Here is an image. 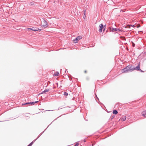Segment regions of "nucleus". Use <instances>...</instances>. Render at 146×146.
<instances>
[{
    "instance_id": "obj_1",
    "label": "nucleus",
    "mask_w": 146,
    "mask_h": 146,
    "mask_svg": "<svg viewBox=\"0 0 146 146\" xmlns=\"http://www.w3.org/2000/svg\"><path fill=\"white\" fill-rule=\"evenodd\" d=\"M135 68L132 66L131 65H130L127 66L126 68L122 70V73H124L126 72H127L128 71L133 70H134Z\"/></svg>"
},
{
    "instance_id": "obj_2",
    "label": "nucleus",
    "mask_w": 146,
    "mask_h": 146,
    "mask_svg": "<svg viewBox=\"0 0 146 146\" xmlns=\"http://www.w3.org/2000/svg\"><path fill=\"white\" fill-rule=\"evenodd\" d=\"M43 24L41 25L42 27H44V28L47 27H48V23L45 20L43 21Z\"/></svg>"
},
{
    "instance_id": "obj_3",
    "label": "nucleus",
    "mask_w": 146,
    "mask_h": 146,
    "mask_svg": "<svg viewBox=\"0 0 146 146\" xmlns=\"http://www.w3.org/2000/svg\"><path fill=\"white\" fill-rule=\"evenodd\" d=\"M103 27V25L102 24H100L99 25V31L100 33H101L102 32V29Z\"/></svg>"
},
{
    "instance_id": "obj_4",
    "label": "nucleus",
    "mask_w": 146,
    "mask_h": 146,
    "mask_svg": "<svg viewBox=\"0 0 146 146\" xmlns=\"http://www.w3.org/2000/svg\"><path fill=\"white\" fill-rule=\"evenodd\" d=\"M111 31L113 32L114 31H116L118 32L121 31V30L119 29L112 28V29Z\"/></svg>"
},
{
    "instance_id": "obj_5",
    "label": "nucleus",
    "mask_w": 146,
    "mask_h": 146,
    "mask_svg": "<svg viewBox=\"0 0 146 146\" xmlns=\"http://www.w3.org/2000/svg\"><path fill=\"white\" fill-rule=\"evenodd\" d=\"M38 102V101L35 102H28V103H25V104H34L36 103H37Z\"/></svg>"
},
{
    "instance_id": "obj_6",
    "label": "nucleus",
    "mask_w": 146,
    "mask_h": 146,
    "mask_svg": "<svg viewBox=\"0 0 146 146\" xmlns=\"http://www.w3.org/2000/svg\"><path fill=\"white\" fill-rule=\"evenodd\" d=\"M50 90L49 89H45L43 91L41 94H42L46 92H47L49 91Z\"/></svg>"
},
{
    "instance_id": "obj_7",
    "label": "nucleus",
    "mask_w": 146,
    "mask_h": 146,
    "mask_svg": "<svg viewBox=\"0 0 146 146\" xmlns=\"http://www.w3.org/2000/svg\"><path fill=\"white\" fill-rule=\"evenodd\" d=\"M82 38V37L81 36H77L76 38L78 41L79 40L81 39Z\"/></svg>"
},
{
    "instance_id": "obj_8",
    "label": "nucleus",
    "mask_w": 146,
    "mask_h": 146,
    "mask_svg": "<svg viewBox=\"0 0 146 146\" xmlns=\"http://www.w3.org/2000/svg\"><path fill=\"white\" fill-rule=\"evenodd\" d=\"M126 117L125 116H123V117L121 118V120L123 121H125L126 119Z\"/></svg>"
},
{
    "instance_id": "obj_9",
    "label": "nucleus",
    "mask_w": 146,
    "mask_h": 146,
    "mask_svg": "<svg viewBox=\"0 0 146 146\" xmlns=\"http://www.w3.org/2000/svg\"><path fill=\"white\" fill-rule=\"evenodd\" d=\"M59 75V74L58 72H56L54 74V75L56 76H58Z\"/></svg>"
},
{
    "instance_id": "obj_10",
    "label": "nucleus",
    "mask_w": 146,
    "mask_h": 146,
    "mask_svg": "<svg viewBox=\"0 0 146 146\" xmlns=\"http://www.w3.org/2000/svg\"><path fill=\"white\" fill-rule=\"evenodd\" d=\"M113 113L115 114H117L118 113V112L116 110H114L113 111Z\"/></svg>"
},
{
    "instance_id": "obj_11",
    "label": "nucleus",
    "mask_w": 146,
    "mask_h": 146,
    "mask_svg": "<svg viewBox=\"0 0 146 146\" xmlns=\"http://www.w3.org/2000/svg\"><path fill=\"white\" fill-rule=\"evenodd\" d=\"M142 115L145 116V115H146V112L145 111H143L142 112Z\"/></svg>"
},
{
    "instance_id": "obj_12",
    "label": "nucleus",
    "mask_w": 146,
    "mask_h": 146,
    "mask_svg": "<svg viewBox=\"0 0 146 146\" xmlns=\"http://www.w3.org/2000/svg\"><path fill=\"white\" fill-rule=\"evenodd\" d=\"M38 30H39V29H35L34 28H32V31H38Z\"/></svg>"
},
{
    "instance_id": "obj_13",
    "label": "nucleus",
    "mask_w": 146,
    "mask_h": 146,
    "mask_svg": "<svg viewBox=\"0 0 146 146\" xmlns=\"http://www.w3.org/2000/svg\"><path fill=\"white\" fill-rule=\"evenodd\" d=\"M139 68H140V66L139 65L138 66H137L136 68H135V69H136V70H139Z\"/></svg>"
},
{
    "instance_id": "obj_14",
    "label": "nucleus",
    "mask_w": 146,
    "mask_h": 146,
    "mask_svg": "<svg viewBox=\"0 0 146 146\" xmlns=\"http://www.w3.org/2000/svg\"><path fill=\"white\" fill-rule=\"evenodd\" d=\"M77 40L75 38V39L73 40V42L75 43H77L78 42Z\"/></svg>"
},
{
    "instance_id": "obj_15",
    "label": "nucleus",
    "mask_w": 146,
    "mask_h": 146,
    "mask_svg": "<svg viewBox=\"0 0 146 146\" xmlns=\"http://www.w3.org/2000/svg\"><path fill=\"white\" fill-rule=\"evenodd\" d=\"M33 142H32L27 146H31L32 145H33Z\"/></svg>"
},
{
    "instance_id": "obj_16",
    "label": "nucleus",
    "mask_w": 146,
    "mask_h": 146,
    "mask_svg": "<svg viewBox=\"0 0 146 146\" xmlns=\"http://www.w3.org/2000/svg\"><path fill=\"white\" fill-rule=\"evenodd\" d=\"M68 95V94L67 92H64V95L65 96H67Z\"/></svg>"
},
{
    "instance_id": "obj_17",
    "label": "nucleus",
    "mask_w": 146,
    "mask_h": 146,
    "mask_svg": "<svg viewBox=\"0 0 146 146\" xmlns=\"http://www.w3.org/2000/svg\"><path fill=\"white\" fill-rule=\"evenodd\" d=\"M130 25H128V26H127L126 27H125V28H130Z\"/></svg>"
},
{
    "instance_id": "obj_18",
    "label": "nucleus",
    "mask_w": 146,
    "mask_h": 146,
    "mask_svg": "<svg viewBox=\"0 0 146 146\" xmlns=\"http://www.w3.org/2000/svg\"><path fill=\"white\" fill-rule=\"evenodd\" d=\"M132 46L134 47L135 46V44L133 42H132Z\"/></svg>"
},
{
    "instance_id": "obj_19",
    "label": "nucleus",
    "mask_w": 146,
    "mask_h": 146,
    "mask_svg": "<svg viewBox=\"0 0 146 146\" xmlns=\"http://www.w3.org/2000/svg\"><path fill=\"white\" fill-rule=\"evenodd\" d=\"M78 145H79V144L78 143H77L76 144V145H74V146H78Z\"/></svg>"
},
{
    "instance_id": "obj_20",
    "label": "nucleus",
    "mask_w": 146,
    "mask_h": 146,
    "mask_svg": "<svg viewBox=\"0 0 146 146\" xmlns=\"http://www.w3.org/2000/svg\"><path fill=\"white\" fill-rule=\"evenodd\" d=\"M140 27V25H137V27L139 28Z\"/></svg>"
},
{
    "instance_id": "obj_21",
    "label": "nucleus",
    "mask_w": 146,
    "mask_h": 146,
    "mask_svg": "<svg viewBox=\"0 0 146 146\" xmlns=\"http://www.w3.org/2000/svg\"><path fill=\"white\" fill-rule=\"evenodd\" d=\"M28 29L29 30H32V28H28Z\"/></svg>"
},
{
    "instance_id": "obj_22",
    "label": "nucleus",
    "mask_w": 146,
    "mask_h": 146,
    "mask_svg": "<svg viewBox=\"0 0 146 146\" xmlns=\"http://www.w3.org/2000/svg\"><path fill=\"white\" fill-rule=\"evenodd\" d=\"M84 17H83V18H84V17H86V15H85V11L84 12Z\"/></svg>"
},
{
    "instance_id": "obj_23",
    "label": "nucleus",
    "mask_w": 146,
    "mask_h": 146,
    "mask_svg": "<svg viewBox=\"0 0 146 146\" xmlns=\"http://www.w3.org/2000/svg\"><path fill=\"white\" fill-rule=\"evenodd\" d=\"M84 17H83V18H84V17H86V15H85V11L84 12Z\"/></svg>"
},
{
    "instance_id": "obj_24",
    "label": "nucleus",
    "mask_w": 146,
    "mask_h": 146,
    "mask_svg": "<svg viewBox=\"0 0 146 146\" xmlns=\"http://www.w3.org/2000/svg\"><path fill=\"white\" fill-rule=\"evenodd\" d=\"M84 17H83V18H84V17H86V15H85V11L84 12Z\"/></svg>"
},
{
    "instance_id": "obj_25",
    "label": "nucleus",
    "mask_w": 146,
    "mask_h": 146,
    "mask_svg": "<svg viewBox=\"0 0 146 146\" xmlns=\"http://www.w3.org/2000/svg\"><path fill=\"white\" fill-rule=\"evenodd\" d=\"M131 26L132 27H135V26H134V25H133V26L132 25Z\"/></svg>"
},
{
    "instance_id": "obj_26",
    "label": "nucleus",
    "mask_w": 146,
    "mask_h": 146,
    "mask_svg": "<svg viewBox=\"0 0 146 146\" xmlns=\"http://www.w3.org/2000/svg\"><path fill=\"white\" fill-rule=\"evenodd\" d=\"M84 72H85V73H86V72H87L86 71H84Z\"/></svg>"
},
{
    "instance_id": "obj_27",
    "label": "nucleus",
    "mask_w": 146,
    "mask_h": 146,
    "mask_svg": "<svg viewBox=\"0 0 146 146\" xmlns=\"http://www.w3.org/2000/svg\"><path fill=\"white\" fill-rule=\"evenodd\" d=\"M105 30V29H104V31Z\"/></svg>"
}]
</instances>
